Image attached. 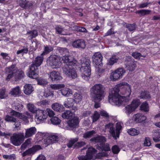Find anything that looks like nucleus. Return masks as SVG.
I'll return each mask as SVG.
<instances>
[{
	"instance_id": "9d476101",
	"label": "nucleus",
	"mask_w": 160,
	"mask_h": 160,
	"mask_svg": "<svg viewBox=\"0 0 160 160\" xmlns=\"http://www.w3.org/2000/svg\"><path fill=\"white\" fill-rule=\"evenodd\" d=\"M79 123L78 118L75 117L68 121V126L66 128L67 130H73L78 127Z\"/></svg>"
},
{
	"instance_id": "7ed1b4c3",
	"label": "nucleus",
	"mask_w": 160,
	"mask_h": 160,
	"mask_svg": "<svg viewBox=\"0 0 160 160\" xmlns=\"http://www.w3.org/2000/svg\"><path fill=\"white\" fill-rule=\"evenodd\" d=\"M105 88L100 84H96L91 88V93L95 102H100L104 98Z\"/></svg>"
},
{
	"instance_id": "bf43d9fd",
	"label": "nucleus",
	"mask_w": 160,
	"mask_h": 160,
	"mask_svg": "<svg viewBox=\"0 0 160 160\" xmlns=\"http://www.w3.org/2000/svg\"><path fill=\"white\" fill-rule=\"evenodd\" d=\"M8 96V95L6 93V89L5 88H2L0 91V98L4 99Z\"/></svg>"
},
{
	"instance_id": "e433bc0d",
	"label": "nucleus",
	"mask_w": 160,
	"mask_h": 160,
	"mask_svg": "<svg viewBox=\"0 0 160 160\" xmlns=\"http://www.w3.org/2000/svg\"><path fill=\"white\" fill-rule=\"evenodd\" d=\"M53 48L50 45H46L44 46V50L42 53V55H45L53 51Z\"/></svg>"
},
{
	"instance_id": "a19ab883",
	"label": "nucleus",
	"mask_w": 160,
	"mask_h": 160,
	"mask_svg": "<svg viewBox=\"0 0 160 160\" xmlns=\"http://www.w3.org/2000/svg\"><path fill=\"white\" fill-rule=\"evenodd\" d=\"M151 11L148 9H142L136 12V13L138 14L141 16H145L150 14Z\"/></svg>"
},
{
	"instance_id": "a18cd8bd",
	"label": "nucleus",
	"mask_w": 160,
	"mask_h": 160,
	"mask_svg": "<svg viewBox=\"0 0 160 160\" xmlns=\"http://www.w3.org/2000/svg\"><path fill=\"white\" fill-rule=\"evenodd\" d=\"M140 98L141 99H149L150 98V96L148 92L144 91L141 92Z\"/></svg>"
},
{
	"instance_id": "423d86ee",
	"label": "nucleus",
	"mask_w": 160,
	"mask_h": 160,
	"mask_svg": "<svg viewBox=\"0 0 160 160\" xmlns=\"http://www.w3.org/2000/svg\"><path fill=\"white\" fill-rule=\"evenodd\" d=\"M24 134L23 132L14 133L10 137V142L13 145L18 146L20 145L24 139Z\"/></svg>"
},
{
	"instance_id": "e2e57ef3",
	"label": "nucleus",
	"mask_w": 160,
	"mask_h": 160,
	"mask_svg": "<svg viewBox=\"0 0 160 160\" xmlns=\"http://www.w3.org/2000/svg\"><path fill=\"white\" fill-rule=\"evenodd\" d=\"M23 105L20 103L18 104V105L15 106L13 107V108L16 110L18 111L21 112L23 110Z\"/></svg>"
},
{
	"instance_id": "39448f33",
	"label": "nucleus",
	"mask_w": 160,
	"mask_h": 160,
	"mask_svg": "<svg viewBox=\"0 0 160 160\" xmlns=\"http://www.w3.org/2000/svg\"><path fill=\"white\" fill-rule=\"evenodd\" d=\"M47 62L53 68H59L62 64L60 58L55 55H51L47 58Z\"/></svg>"
},
{
	"instance_id": "c9c22d12",
	"label": "nucleus",
	"mask_w": 160,
	"mask_h": 160,
	"mask_svg": "<svg viewBox=\"0 0 160 160\" xmlns=\"http://www.w3.org/2000/svg\"><path fill=\"white\" fill-rule=\"evenodd\" d=\"M74 102V101L73 98H68L64 102V105L67 108H70L73 105Z\"/></svg>"
},
{
	"instance_id": "20e7f679",
	"label": "nucleus",
	"mask_w": 160,
	"mask_h": 160,
	"mask_svg": "<svg viewBox=\"0 0 160 160\" xmlns=\"http://www.w3.org/2000/svg\"><path fill=\"white\" fill-rule=\"evenodd\" d=\"M80 63L81 67L80 70L82 72V77L86 81L89 80L91 74L90 63L91 61L88 58H82L81 59Z\"/></svg>"
},
{
	"instance_id": "cd10ccee",
	"label": "nucleus",
	"mask_w": 160,
	"mask_h": 160,
	"mask_svg": "<svg viewBox=\"0 0 160 160\" xmlns=\"http://www.w3.org/2000/svg\"><path fill=\"white\" fill-rule=\"evenodd\" d=\"M119 59V57L115 55H113L108 60L107 64L109 65H112L114 63L117 62Z\"/></svg>"
},
{
	"instance_id": "b1692460",
	"label": "nucleus",
	"mask_w": 160,
	"mask_h": 160,
	"mask_svg": "<svg viewBox=\"0 0 160 160\" xmlns=\"http://www.w3.org/2000/svg\"><path fill=\"white\" fill-rule=\"evenodd\" d=\"M122 125L123 123L120 122H118L116 124V129L115 132L116 140L119 138L120 133L122 129Z\"/></svg>"
},
{
	"instance_id": "603ef678",
	"label": "nucleus",
	"mask_w": 160,
	"mask_h": 160,
	"mask_svg": "<svg viewBox=\"0 0 160 160\" xmlns=\"http://www.w3.org/2000/svg\"><path fill=\"white\" fill-rule=\"evenodd\" d=\"M28 48L27 47L24 46L22 49H21L17 52V54H21L23 55L24 54H26L28 52Z\"/></svg>"
},
{
	"instance_id": "49530a36",
	"label": "nucleus",
	"mask_w": 160,
	"mask_h": 160,
	"mask_svg": "<svg viewBox=\"0 0 160 160\" xmlns=\"http://www.w3.org/2000/svg\"><path fill=\"white\" fill-rule=\"evenodd\" d=\"M53 125H58L61 122V120L57 117H54L50 119Z\"/></svg>"
},
{
	"instance_id": "2f4dec72",
	"label": "nucleus",
	"mask_w": 160,
	"mask_h": 160,
	"mask_svg": "<svg viewBox=\"0 0 160 160\" xmlns=\"http://www.w3.org/2000/svg\"><path fill=\"white\" fill-rule=\"evenodd\" d=\"M21 90L20 87L17 86L12 88L10 92V94L14 96H17L20 93Z\"/></svg>"
},
{
	"instance_id": "4d7b16f0",
	"label": "nucleus",
	"mask_w": 160,
	"mask_h": 160,
	"mask_svg": "<svg viewBox=\"0 0 160 160\" xmlns=\"http://www.w3.org/2000/svg\"><path fill=\"white\" fill-rule=\"evenodd\" d=\"M126 27L130 31H132L135 30L136 25L135 23L132 24L128 23L127 24Z\"/></svg>"
},
{
	"instance_id": "338daca9",
	"label": "nucleus",
	"mask_w": 160,
	"mask_h": 160,
	"mask_svg": "<svg viewBox=\"0 0 160 160\" xmlns=\"http://www.w3.org/2000/svg\"><path fill=\"white\" fill-rule=\"evenodd\" d=\"M3 157L4 158L11 160H14L16 158L15 155L14 154H12L10 155H3Z\"/></svg>"
},
{
	"instance_id": "bb28decb",
	"label": "nucleus",
	"mask_w": 160,
	"mask_h": 160,
	"mask_svg": "<svg viewBox=\"0 0 160 160\" xmlns=\"http://www.w3.org/2000/svg\"><path fill=\"white\" fill-rule=\"evenodd\" d=\"M90 141L93 142H100V143H102L103 142H105L106 140L104 137L99 136L91 138Z\"/></svg>"
},
{
	"instance_id": "69168bd1",
	"label": "nucleus",
	"mask_w": 160,
	"mask_h": 160,
	"mask_svg": "<svg viewBox=\"0 0 160 160\" xmlns=\"http://www.w3.org/2000/svg\"><path fill=\"white\" fill-rule=\"evenodd\" d=\"M48 83V82L47 80L45 79H42L38 80V84L42 86L46 85Z\"/></svg>"
},
{
	"instance_id": "6e6552de",
	"label": "nucleus",
	"mask_w": 160,
	"mask_h": 160,
	"mask_svg": "<svg viewBox=\"0 0 160 160\" xmlns=\"http://www.w3.org/2000/svg\"><path fill=\"white\" fill-rule=\"evenodd\" d=\"M125 72V70L123 68H118L111 73L110 78L113 81H115L121 78Z\"/></svg>"
},
{
	"instance_id": "37998d69",
	"label": "nucleus",
	"mask_w": 160,
	"mask_h": 160,
	"mask_svg": "<svg viewBox=\"0 0 160 160\" xmlns=\"http://www.w3.org/2000/svg\"><path fill=\"white\" fill-rule=\"evenodd\" d=\"M50 87L53 89L57 90L64 88L65 85L63 84H51Z\"/></svg>"
},
{
	"instance_id": "c756f323",
	"label": "nucleus",
	"mask_w": 160,
	"mask_h": 160,
	"mask_svg": "<svg viewBox=\"0 0 160 160\" xmlns=\"http://www.w3.org/2000/svg\"><path fill=\"white\" fill-rule=\"evenodd\" d=\"M55 29L56 30V33L58 34L62 35H67L68 34V33L66 32V30L61 26H56L55 28Z\"/></svg>"
},
{
	"instance_id": "9b49d317",
	"label": "nucleus",
	"mask_w": 160,
	"mask_h": 160,
	"mask_svg": "<svg viewBox=\"0 0 160 160\" xmlns=\"http://www.w3.org/2000/svg\"><path fill=\"white\" fill-rule=\"evenodd\" d=\"M62 60L66 63L64 66H67L68 67L74 66L77 63V61L74 59L73 56H63L62 58Z\"/></svg>"
},
{
	"instance_id": "052dcab7",
	"label": "nucleus",
	"mask_w": 160,
	"mask_h": 160,
	"mask_svg": "<svg viewBox=\"0 0 160 160\" xmlns=\"http://www.w3.org/2000/svg\"><path fill=\"white\" fill-rule=\"evenodd\" d=\"M145 146H150L151 145V139L149 137H146L145 138L143 142Z\"/></svg>"
},
{
	"instance_id": "5701e85b",
	"label": "nucleus",
	"mask_w": 160,
	"mask_h": 160,
	"mask_svg": "<svg viewBox=\"0 0 160 160\" xmlns=\"http://www.w3.org/2000/svg\"><path fill=\"white\" fill-rule=\"evenodd\" d=\"M134 121L137 122H141L146 120V117L141 113H138L133 117Z\"/></svg>"
},
{
	"instance_id": "3c124183",
	"label": "nucleus",
	"mask_w": 160,
	"mask_h": 160,
	"mask_svg": "<svg viewBox=\"0 0 160 160\" xmlns=\"http://www.w3.org/2000/svg\"><path fill=\"white\" fill-rule=\"evenodd\" d=\"M96 132L94 130H92L85 132L83 135V137L85 138H89L92 137L95 134Z\"/></svg>"
},
{
	"instance_id": "c85d7f7f",
	"label": "nucleus",
	"mask_w": 160,
	"mask_h": 160,
	"mask_svg": "<svg viewBox=\"0 0 160 160\" xmlns=\"http://www.w3.org/2000/svg\"><path fill=\"white\" fill-rule=\"evenodd\" d=\"M62 95L65 97H70L72 94V90L68 88H64L60 90Z\"/></svg>"
},
{
	"instance_id": "f03ea898",
	"label": "nucleus",
	"mask_w": 160,
	"mask_h": 160,
	"mask_svg": "<svg viewBox=\"0 0 160 160\" xmlns=\"http://www.w3.org/2000/svg\"><path fill=\"white\" fill-rule=\"evenodd\" d=\"M6 73L7 75L6 80L9 81L10 79L14 77L15 81H18L25 76L23 71L18 69L15 64H13L10 67L6 68L5 69Z\"/></svg>"
},
{
	"instance_id": "774afa93",
	"label": "nucleus",
	"mask_w": 160,
	"mask_h": 160,
	"mask_svg": "<svg viewBox=\"0 0 160 160\" xmlns=\"http://www.w3.org/2000/svg\"><path fill=\"white\" fill-rule=\"evenodd\" d=\"M46 112H48V115L49 117L52 118L54 117L55 113L52 110L49 108H47L46 109Z\"/></svg>"
},
{
	"instance_id": "09e8293b",
	"label": "nucleus",
	"mask_w": 160,
	"mask_h": 160,
	"mask_svg": "<svg viewBox=\"0 0 160 160\" xmlns=\"http://www.w3.org/2000/svg\"><path fill=\"white\" fill-rule=\"evenodd\" d=\"M140 104V100L139 99H134L133 100L130 105L132 106L135 110Z\"/></svg>"
},
{
	"instance_id": "680f3d73",
	"label": "nucleus",
	"mask_w": 160,
	"mask_h": 160,
	"mask_svg": "<svg viewBox=\"0 0 160 160\" xmlns=\"http://www.w3.org/2000/svg\"><path fill=\"white\" fill-rule=\"evenodd\" d=\"M100 114L97 111H95L92 117L93 122H96L99 118Z\"/></svg>"
},
{
	"instance_id": "473e14b6",
	"label": "nucleus",
	"mask_w": 160,
	"mask_h": 160,
	"mask_svg": "<svg viewBox=\"0 0 160 160\" xmlns=\"http://www.w3.org/2000/svg\"><path fill=\"white\" fill-rule=\"evenodd\" d=\"M73 99L76 103H78L81 102L82 100L83 96L82 94L75 93L73 95Z\"/></svg>"
},
{
	"instance_id": "ddd939ff",
	"label": "nucleus",
	"mask_w": 160,
	"mask_h": 160,
	"mask_svg": "<svg viewBox=\"0 0 160 160\" xmlns=\"http://www.w3.org/2000/svg\"><path fill=\"white\" fill-rule=\"evenodd\" d=\"M93 63L99 67L102 65V56L99 52H96L92 57Z\"/></svg>"
},
{
	"instance_id": "79ce46f5",
	"label": "nucleus",
	"mask_w": 160,
	"mask_h": 160,
	"mask_svg": "<svg viewBox=\"0 0 160 160\" xmlns=\"http://www.w3.org/2000/svg\"><path fill=\"white\" fill-rule=\"evenodd\" d=\"M27 107L28 110L32 113H36L38 110L35 106L32 103H28L27 104Z\"/></svg>"
},
{
	"instance_id": "2eb2a0df",
	"label": "nucleus",
	"mask_w": 160,
	"mask_h": 160,
	"mask_svg": "<svg viewBox=\"0 0 160 160\" xmlns=\"http://www.w3.org/2000/svg\"><path fill=\"white\" fill-rule=\"evenodd\" d=\"M72 46L75 48L84 49L86 47V44L85 41L81 39L74 41L72 42Z\"/></svg>"
},
{
	"instance_id": "4be33fe9",
	"label": "nucleus",
	"mask_w": 160,
	"mask_h": 160,
	"mask_svg": "<svg viewBox=\"0 0 160 160\" xmlns=\"http://www.w3.org/2000/svg\"><path fill=\"white\" fill-rule=\"evenodd\" d=\"M43 56L42 55L38 56L36 58L35 60L33 62L32 65H33L35 68H38V67L41 64L43 60Z\"/></svg>"
},
{
	"instance_id": "8fccbe9b",
	"label": "nucleus",
	"mask_w": 160,
	"mask_h": 160,
	"mask_svg": "<svg viewBox=\"0 0 160 160\" xmlns=\"http://www.w3.org/2000/svg\"><path fill=\"white\" fill-rule=\"evenodd\" d=\"M57 51L59 52V54L62 55L66 56V54L68 53V50L65 48H62L58 47L57 48Z\"/></svg>"
},
{
	"instance_id": "393cba45",
	"label": "nucleus",
	"mask_w": 160,
	"mask_h": 160,
	"mask_svg": "<svg viewBox=\"0 0 160 160\" xmlns=\"http://www.w3.org/2000/svg\"><path fill=\"white\" fill-rule=\"evenodd\" d=\"M36 132V129L34 127H32L26 129L25 135L26 138L32 137L34 135Z\"/></svg>"
},
{
	"instance_id": "f3484780",
	"label": "nucleus",
	"mask_w": 160,
	"mask_h": 160,
	"mask_svg": "<svg viewBox=\"0 0 160 160\" xmlns=\"http://www.w3.org/2000/svg\"><path fill=\"white\" fill-rule=\"evenodd\" d=\"M41 149L40 146L39 145H35L28 150H26L22 153V156H25L27 155H30L33 154L37 150Z\"/></svg>"
},
{
	"instance_id": "dca6fc26",
	"label": "nucleus",
	"mask_w": 160,
	"mask_h": 160,
	"mask_svg": "<svg viewBox=\"0 0 160 160\" xmlns=\"http://www.w3.org/2000/svg\"><path fill=\"white\" fill-rule=\"evenodd\" d=\"M125 60H127L129 62L126 66L127 69L130 71H133L137 67L136 62L132 61L131 57L130 56L127 57Z\"/></svg>"
},
{
	"instance_id": "58836bf2",
	"label": "nucleus",
	"mask_w": 160,
	"mask_h": 160,
	"mask_svg": "<svg viewBox=\"0 0 160 160\" xmlns=\"http://www.w3.org/2000/svg\"><path fill=\"white\" fill-rule=\"evenodd\" d=\"M98 149H100L102 150L105 151H109L110 150L109 144L108 143L105 144L104 142L100 144V146L98 148Z\"/></svg>"
},
{
	"instance_id": "13d9d810",
	"label": "nucleus",
	"mask_w": 160,
	"mask_h": 160,
	"mask_svg": "<svg viewBox=\"0 0 160 160\" xmlns=\"http://www.w3.org/2000/svg\"><path fill=\"white\" fill-rule=\"evenodd\" d=\"M52 141V143H55L58 141L59 138L57 135H49Z\"/></svg>"
},
{
	"instance_id": "412c9836",
	"label": "nucleus",
	"mask_w": 160,
	"mask_h": 160,
	"mask_svg": "<svg viewBox=\"0 0 160 160\" xmlns=\"http://www.w3.org/2000/svg\"><path fill=\"white\" fill-rule=\"evenodd\" d=\"M33 91L34 88L31 84H26L23 87V91L26 95H30Z\"/></svg>"
},
{
	"instance_id": "7c9ffc66",
	"label": "nucleus",
	"mask_w": 160,
	"mask_h": 160,
	"mask_svg": "<svg viewBox=\"0 0 160 160\" xmlns=\"http://www.w3.org/2000/svg\"><path fill=\"white\" fill-rule=\"evenodd\" d=\"M19 5L22 8H26L32 6L30 2L26 0H21L19 2Z\"/></svg>"
},
{
	"instance_id": "864d4df0",
	"label": "nucleus",
	"mask_w": 160,
	"mask_h": 160,
	"mask_svg": "<svg viewBox=\"0 0 160 160\" xmlns=\"http://www.w3.org/2000/svg\"><path fill=\"white\" fill-rule=\"evenodd\" d=\"M141 110L144 112H148L149 111V107L148 104L145 102L142 103L140 106Z\"/></svg>"
},
{
	"instance_id": "de8ad7c7",
	"label": "nucleus",
	"mask_w": 160,
	"mask_h": 160,
	"mask_svg": "<svg viewBox=\"0 0 160 160\" xmlns=\"http://www.w3.org/2000/svg\"><path fill=\"white\" fill-rule=\"evenodd\" d=\"M13 111L11 112V115H12V116H7L5 119L6 121L8 122H16L17 119L14 117V116H15L12 114V112Z\"/></svg>"
},
{
	"instance_id": "ea45409f",
	"label": "nucleus",
	"mask_w": 160,
	"mask_h": 160,
	"mask_svg": "<svg viewBox=\"0 0 160 160\" xmlns=\"http://www.w3.org/2000/svg\"><path fill=\"white\" fill-rule=\"evenodd\" d=\"M73 113L70 110H66L62 114V117L65 119H68L72 117Z\"/></svg>"
},
{
	"instance_id": "c03bdc74",
	"label": "nucleus",
	"mask_w": 160,
	"mask_h": 160,
	"mask_svg": "<svg viewBox=\"0 0 160 160\" xmlns=\"http://www.w3.org/2000/svg\"><path fill=\"white\" fill-rule=\"evenodd\" d=\"M134 111V110L130 104L127 106L124 109L125 113L128 115H129Z\"/></svg>"
},
{
	"instance_id": "f704fd0d",
	"label": "nucleus",
	"mask_w": 160,
	"mask_h": 160,
	"mask_svg": "<svg viewBox=\"0 0 160 160\" xmlns=\"http://www.w3.org/2000/svg\"><path fill=\"white\" fill-rule=\"evenodd\" d=\"M27 35H28L29 39L31 40L35 38L38 35V32L37 31L35 30H33L32 31L30 30L27 32Z\"/></svg>"
},
{
	"instance_id": "aec40b11",
	"label": "nucleus",
	"mask_w": 160,
	"mask_h": 160,
	"mask_svg": "<svg viewBox=\"0 0 160 160\" xmlns=\"http://www.w3.org/2000/svg\"><path fill=\"white\" fill-rule=\"evenodd\" d=\"M33 65H31L30 68V71L28 72V76L31 78L35 79L38 77L36 71L38 69V68H35Z\"/></svg>"
},
{
	"instance_id": "a211bd4d",
	"label": "nucleus",
	"mask_w": 160,
	"mask_h": 160,
	"mask_svg": "<svg viewBox=\"0 0 160 160\" xmlns=\"http://www.w3.org/2000/svg\"><path fill=\"white\" fill-rule=\"evenodd\" d=\"M49 78L52 81L58 82L62 80V77L59 72L54 71L50 72Z\"/></svg>"
},
{
	"instance_id": "1a4fd4ad",
	"label": "nucleus",
	"mask_w": 160,
	"mask_h": 160,
	"mask_svg": "<svg viewBox=\"0 0 160 160\" xmlns=\"http://www.w3.org/2000/svg\"><path fill=\"white\" fill-rule=\"evenodd\" d=\"M97 152V150L92 147L88 148L86 155H81L78 157L79 160H90L91 159L93 155Z\"/></svg>"
},
{
	"instance_id": "4468645a",
	"label": "nucleus",
	"mask_w": 160,
	"mask_h": 160,
	"mask_svg": "<svg viewBox=\"0 0 160 160\" xmlns=\"http://www.w3.org/2000/svg\"><path fill=\"white\" fill-rule=\"evenodd\" d=\"M47 112L45 111L38 109L36 112V118L38 121H44L47 119Z\"/></svg>"
},
{
	"instance_id": "6ab92c4d",
	"label": "nucleus",
	"mask_w": 160,
	"mask_h": 160,
	"mask_svg": "<svg viewBox=\"0 0 160 160\" xmlns=\"http://www.w3.org/2000/svg\"><path fill=\"white\" fill-rule=\"evenodd\" d=\"M105 129L106 130H109V132L111 136L115 140H116L115 130L114 127V124L113 123L110 122L106 124L105 126Z\"/></svg>"
},
{
	"instance_id": "6e6d98bb",
	"label": "nucleus",
	"mask_w": 160,
	"mask_h": 160,
	"mask_svg": "<svg viewBox=\"0 0 160 160\" xmlns=\"http://www.w3.org/2000/svg\"><path fill=\"white\" fill-rule=\"evenodd\" d=\"M132 55L134 58L136 59H139L142 57L143 58L146 57L145 55H142L140 53L137 52H133Z\"/></svg>"
},
{
	"instance_id": "0eeeda50",
	"label": "nucleus",
	"mask_w": 160,
	"mask_h": 160,
	"mask_svg": "<svg viewBox=\"0 0 160 160\" xmlns=\"http://www.w3.org/2000/svg\"><path fill=\"white\" fill-rule=\"evenodd\" d=\"M63 73L67 77L72 79H75L78 77L77 74L72 67L64 66L62 68Z\"/></svg>"
},
{
	"instance_id": "a878e982",
	"label": "nucleus",
	"mask_w": 160,
	"mask_h": 160,
	"mask_svg": "<svg viewBox=\"0 0 160 160\" xmlns=\"http://www.w3.org/2000/svg\"><path fill=\"white\" fill-rule=\"evenodd\" d=\"M12 114L22 119L26 123L28 122V117L26 116L23 115L22 113L13 110L12 112Z\"/></svg>"
},
{
	"instance_id": "f257e3e1",
	"label": "nucleus",
	"mask_w": 160,
	"mask_h": 160,
	"mask_svg": "<svg viewBox=\"0 0 160 160\" xmlns=\"http://www.w3.org/2000/svg\"><path fill=\"white\" fill-rule=\"evenodd\" d=\"M131 92V87L126 82L120 83L109 93V102L113 105H125L129 101Z\"/></svg>"
},
{
	"instance_id": "0e129e2a",
	"label": "nucleus",
	"mask_w": 160,
	"mask_h": 160,
	"mask_svg": "<svg viewBox=\"0 0 160 160\" xmlns=\"http://www.w3.org/2000/svg\"><path fill=\"white\" fill-rule=\"evenodd\" d=\"M108 153L105 152H102L101 153H98L96 155V157L98 159H101L102 157L107 156Z\"/></svg>"
},
{
	"instance_id": "5fc2aeb1",
	"label": "nucleus",
	"mask_w": 160,
	"mask_h": 160,
	"mask_svg": "<svg viewBox=\"0 0 160 160\" xmlns=\"http://www.w3.org/2000/svg\"><path fill=\"white\" fill-rule=\"evenodd\" d=\"M43 144L45 145V147H47L49 145L52 144V141L49 136L45 137L43 140Z\"/></svg>"
},
{
	"instance_id": "4c0bfd02",
	"label": "nucleus",
	"mask_w": 160,
	"mask_h": 160,
	"mask_svg": "<svg viewBox=\"0 0 160 160\" xmlns=\"http://www.w3.org/2000/svg\"><path fill=\"white\" fill-rule=\"evenodd\" d=\"M52 108L53 110L56 111L60 112L62 111L63 106L61 104L56 102L52 104Z\"/></svg>"
},
{
	"instance_id": "72a5a7b5",
	"label": "nucleus",
	"mask_w": 160,
	"mask_h": 160,
	"mask_svg": "<svg viewBox=\"0 0 160 160\" xmlns=\"http://www.w3.org/2000/svg\"><path fill=\"white\" fill-rule=\"evenodd\" d=\"M127 132L129 135L132 136H137L140 133L139 129H137L135 128L128 129Z\"/></svg>"
},
{
	"instance_id": "f8f14e48",
	"label": "nucleus",
	"mask_w": 160,
	"mask_h": 160,
	"mask_svg": "<svg viewBox=\"0 0 160 160\" xmlns=\"http://www.w3.org/2000/svg\"><path fill=\"white\" fill-rule=\"evenodd\" d=\"M78 138L71 139L67 144L68 147L69 148H70L73 146V148H78L84 146L86 144V143L85 142L81 141L77 142L73 145L75 142L78 141Z\"/></svg>"
}]
</instances>
